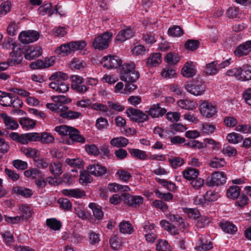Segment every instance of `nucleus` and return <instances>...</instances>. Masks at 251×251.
Returning a JSON list of instances; mask_svg holds the SVG:
<instances>
[{
  "label": "nucleus",
  "instance_id": "obj_1",
  "mask_svg": "<svg viewBox=\"0 0 251 251\" xmlns=\"http://www.w3.org/2000/svg\"><path fill=\"white\" fill-rule=\"evenodd\" d=\"M68 78L67 74L61 72H55L49 78L50 80L53 81L49 84V87L58 93H66L69 89V84L66 82Z\"/></svg>",
  "mask_w": 251,
  "mask_h": 251
},
{
  "label": "nucleus",
  "instance_id": "obj_2",
  "mask_svg": "<svg viewBox=\"0 0 251 251\" xmlns=\"http://www.w3.org/2000/svg\"><path fill=\"white\" fill-rule=\"evenodd\" d=\"M135 65L133 62L125 63L120 68L121 80L126 82H134L139 78L140 74L135 69Z\"/></svg>",
  "mask_w": 251,
  "mask_h": 251
},
{
  "label": "nucleus",
  "instance_id": "obj_3",
  "mask_svg": "<svg viewBox=\"0 0 251 251\" xmlns=\"http://www.w3.org/2000/svg\"><path fill=\"white\" fill-rule=\"evenodd\" d=\"M86 46V43L83 41H72L62 44L55 50L56 53H62L68 55L75 52V51L83 49Z\"/></svg>",
  "mask_w": 251,
  "mask_h": 251
},
{
  "label": "nucleus",
  "instance_id": "obj_4",
  "mask_svg": "<svg viewBox=\"0 0 251 251\" xmlns=\"http://www.w3.org/2000/svg\"><path fill=\"white\" fill-rule=\"evenodd\" d=\"M113 34L110 31H106L96 37L93 42V45L96 49L102 50L107 48L109 46Z\"/></svg>",
  "mask_w": 251,
  "mask_h": 251
},
{
  "label": "nucleus",
  "instance_id": "obj_5",
  "mask_svg": "<svg viewBox=\"0 0 251 251\" xmlns=\"http://www.w3.org/2000/svg\"><path fill=\"white\" fill-rule=\"evenodd\" d=\"M185 88L188 92L196 96L203 95L205 91L203 82L196 80L187 82Z\"/></svg>",
  "mask_w": 251,
  "mask_h": 251
},
{
  "label": "nucleus",
  "instance_id": "obj_6",
  "mask_svg": "<svg viewBox=\"0 0 251 251\" xmlns=\"http://www.w3.org/2000/svg\"><path fill=\"white\" fill-rule=\"evenodd\" d=\"M127 116L133 121L138 123H143L149 120V116L146 112L144 113L141 110L133 108H128L126 111Z\"/></svg>",
  "mask_w": 251,
  "mask_h": 251
},
{
  "label": "nucleus",
  "instance_id": "obj_7",
  "mask_svg": "<svg viewBox=\"0 0 251 251\" xmlns=\"http://www.w3.org/2000/svg\"><path fill=\"white\" fill-rule=\"evenodd\" d=\"M167 110L165 108L161 107L159 103L150 105L145 112L152 118L159 119L163 117L166 113Z\"/></svg>",
  "mask_w": 251,
  "mask_h": 251
},
{
  "label": "nucleus",
  "instance_id": "obj_8",
  "mask_svg": "<svg viewBox=\"0 0 251 251\" xmlns=\"http://www.w3.org/2000/svg\"><path fill=\"white\" fill-rule=\"evenodd\" d=\"M226 176L223 172H215L212 173L210 177L207 181V184L209 186H219L225 184L226 182Z\"/></svg>",
  "mask_w": 251,
  "mask_h": 251
},
{
  "label": "nucleus",
  "instance_id": "obj_9",
  "mask_svg": "<svg viewBox=\"0 0 251 251\" xmlns=\"http://www.w3.org/2000/svg\"><path fill=\"white\" fill-rule=\"evenodd\" d=\"M25 54L24 48L21 46L16 48L14 51L10 53L9 58L8 59L11 66L21 64L23 59V55Z\"/></svg>",
  "mask_w": 251,
  "mask_h": 251
},
{
  "label": "nucleus",
  "instance_id": "obj_10",
  "mask_svg": "<svg viewBox=\"0 0 251 251\" xmlns=\"http://www.w3.org/2000/svg\"><path fill=\"white\" fill-rule=\"evenodd\" d=\"M201 113L206 118H211L217 113V109L212 103L205 100H201L200 105Z\"/></svg>",
  "mask_w": 251,
  "mask_h": 251
},
{
  "label": "nucleus",
  "instance_id": "obj_11",
  "mask_svg": "<svg viewBox=\"0 0 251 251\" xmlns=\"http://www.w3.org/2000/svg\"><path fill=\"white\" fill-rule=\"evenodd\" d=\"M39 37V33L34 30L23 31L19 36V39L24 44H29L36 41Z\"/></svg>",
  "mask_w": 251,
  "mask_h": 251
},
{
  "label": "nucleus",
  "instance_id": "obj_12",
  "mask_svg": "<svg viewBox=\"0 0 251 251\" xmlns=\"http://www.w3.org/2000/svg\"><path fill=\"white\" fill-rule=\"evenodd\" d=\"M54 62L53 57H46L44 59H38L30 64V67L33 70L43 69L52 66Z\"/></svg>",
  "mask_w": 251,
  "mask_h": 251
},
{
  "label": "nucleus",
  "instance_id": "obj_13",
  "mask_svg": "<svg viewBox=\"0 0 251 251\" xmlns=\"http://www.w3.org/2000/svg\"><path fill=\"white\" fill-rule=\"evenodd\" d=\"M101 63L107 69L116 68L122 64L121 60L116 55L105 56L101 59Z\"/></svg>",
  "mask_w": 251,
  "mask_h": 251
},
{
  "label": "nucleus",
  "instance_id": "obj_14",
  "mask_svg": "<svg viewBox=\"0 0 251 251\" xmlns=\"http://www.w3.org/2000/svg\"><path fill=\"white\" fill-rule=\"evenodd\" d=\"M125 202L133 208L139 207L143 202L144 198L140 196H133L129 194H125L124 196Z\"/></svg>",
  "mask_w": 251,
  "mask_h": 251
},
{
  "label": "nucleus",
  "instance_id": "obj_15",
  "mask_svg": "<svg viewBox=\"0 0 251 251\" xmlns=\"http://www.w3.org/2000/svg\"><path fill=\"white\" fill-rule=\"evenodd\" d=\"M25 57L26 59L31 60L40 56L42 53L41 47L33 46L28 47L27 49H24Z\"/></svg>",
  "mask_w": 251,
  "mask_h": 251
},
{
  "label": "nucleus",
  "instance_id": "obj_16",
  "mask_svg": "<svg viewBox=\"0 0 251 251\" xmlns=\"http://www.w3.org/2000/svg\"><path fill=\"white\" fill-rule=\"evenodd\" d=\"M251 51V40L243 43L235 49L234 53L236 56L241 57L247 55Z\"/></svg>",
  "mask_w": 251,
  "mask_h": 251
},
{
  "label": "nucleus",
  "instance_id": "obj_17",
  "mask_svg": "<svg viewBox=\"0 0 251 251\" xmlns=\"http://www.w3.org/2000/svg\"><path fill=\"white\" fill-rule=\"evenodd\" d=\"M88 172L92 175L96 176H102L107 172L105 167L99 164H95L87 167Z\"/></svg>",
  "mask_w": 251,
  "mask_h": 251
},
{
  "label": "nucleus",
  "instance_id": "obj_18",
  "mask_svg": "<svg viewBox=\"0 0 251 251\" xmlns=\"http://www.w3.org/2000/svg\"><path fill=\"white\" fill-rule=\"evenodd\" d=\"M68 107L65 106H61L60 108V110L62 112L60 114V116L64 119L75 120L79 118L82 115L80 112L77 111L72 110L66 111Z\"/></svg>",
  "mask_w": 251,
  "mask_h": 251
},
{
  "label": "nucleus",
  "instance_id": "obj_19",
  "mask_svg": "<svg viewBox=\"0 0 251 251\" xmlns=\"http://www.w3.org/2000/svg\"><path fill=\"white\" fill-rule=\"evenodd\" d=\"M160 226L172 235L175 236L179 234L178 228L173 224L166 220L160 221Z\"/></svg>",
  "mask_w": 251,
  "mask_h": 251
},
{
  "label": "nucleus",
  "instance_id": "obj_20",
  "mask_svg": "<svg viewBox=\"0 0 251 251\" xmlns=\"http://www.w3.org/2000/svg\"><path fill=\"white\" fill-rule=\"evenodd\" d=\"M49 169L50 173L55 177L59 176L63 172L62 164L59 161L50 163Z\"/></svg>",
  "mask_w": 251,
  "mask_h": 251
},
{
  "label": "nucleus",
  "instance_id": "obj_21",
  "mask_svg": "<svg viewBox=\"0 0 251 251\" xmlns=\"http://www.w3.org/2000/svg\"><path fill=\"white\" fill-rule=\"evenodd\" d=\"M134 32L129 27H126L121 30L117 34L116 40L120 43L123 42L126 40L131 38L133 36Z\"/></svg>",
  "mask_w": 251,
  "mask_h": 251
},
{
  "label": "nucleus",
  "instance_id": "obj_22",
  "mask_svg": "<svg viewBox=\"0 0 251 251\" xmlns=\"http://www.w3.org/2000/svg\"><path fill=\"white\" fill-rule=\"evenodd\" d=\"M213 247L210 241L207 240L203 236L199 237V242L195 249L197 251H207Z\"/></svg>",
  "mask_w": 251,
  "mask_h": 251
},
{
  "label": "nucleus",
  "instance_id": "obj_23",
  "mask_svg": "<svg viewBox=\"0 0 251 251\" xmlns=\"http://www.w3.org/2000/svg\"><path fill=\"white\" fill-rule=\"evenodd\" d=\"M12 191L17 195L21 196L25 198H29L31 197L33 194L31 189L20 186L13 187Z\"/></svg>",
  "mask_w": 251,
  "mask_h": 251
},
{
  "label": "nucleus",
  "instance_id": "obj_24",
  "mask_svg": "<svg viewBox=\"0 0 251 251\" xmlns=\"http://www.w3.org/2000/svg\"><path fill=\"white\" fill-rule=\"evenodd\" d=\"M61 192L65 196L75 198H81L85 196V192L79 189H65L62 190Z\"/></svg>",
  "mask_w": 251,
  "mask_h": 251
},
{
  "label": "nucleus",
  "instance_id": "obj_25",
  "mask_svg": "<svg viewBox=\"0 0 251 251\" xmlns=\"http://www.w3.org/2000/svg\"><path fill=\"white\" fill-rule=\"evenodd\" d=\"M199 173L200 172L198 169L191 167L186 168L182 172L184 178L189 181H191L194 178H197L199 175Z\"/></svg>",
  "mask_w": 251,
  "mask_h": 251
},
{
  "label": "nucleus",
  "instance_id": "obj_26",
  "mask_svg": "<svg viewBox=\"0 0 251 251\" xmlns=\"http://www.w3.org/2000/svg\"><path fill=\"white\" fill-rule=\"evenodd\" d=\"M108 190L113 193L128 192L130 190L127 185H124L117 183H109L107 186Z\"/></svg>",
  "mask_w": 251,
  "mask_h": 251
},
{
  "label": "nucleus",
  "instance_id": "obj_27",
  "mask_svg": "<svg viewBox=\"0 0 251 251\" xmlns=\"http://www.w3.org/2000/svg\"><path fill=\"white\" fill-rule=\"evenodd\" d=\"M69 135L71 142L73 144L76 143H84L85 139L83 136L79 134V131L74 127H73Z\"/></svg>",
  "mask_w": 251,
  "mask_h": 251
},
{
  "label": "nucleus",
  "instance_id": "obj_28",
  "mask_svg": "<svg viewBox=\"0 0 251 251\" xmlns=\"http://www.w3.org/2000/svg\"><path fill=\"white\" fill-rule=\"evenodd\" d=\"M2 118L7 129L15 130L18 128L19 124L13 118L7 116L5 114H2Z\"/></svg>",
  "mask_w": 251,
  "mask_h": 251
},
{
  "label": "nucleus",
  "instance_id": "obj_29",
  "mask_svg": "<svg viewBox=\"0 0 251 251\" xmlns=\"http://www.w3.org/2000/svg\"><path fill=\"white\" fill-rule=\"evenodd\" d=\"M161 62V54L159 52L153 53L150 55L147 62L149 67H155Z\"/></svg>",
  "mask_w": 251,
  "mask_h": 251
},
{
  "label": "nucleus",
  "instance_id": "obj_30",
  "mask_svg": "<svg viewBox=\"0 0 251 251\" xmlns=\"http://www.w3.org/2000/svg\"><path fill=\"white\" fill-rule=\"evenodd\" d=\"M177 105L182 109L193 110L196 108L197 103L193 100L183 99L177 101Z\"/></svg>",
  "mask_w": 251,
  "mask_h": 251
},
{
  "label": "nucleus",
  "instance_id": "obj_31",
  "mask_svg": "<svg viewBox=\"0 0 251 251\" xmlns=\"http://www.w3.org/2000/svg\"><path fill=\"white\" fill-rule=\"evenodd\" d=\"M51 8L52 5L51 3H47L40 6L38 8V12L42 15H45L46 14H48L50 16H51L54 13V11H55L56 13L59 14L57 11L56 6L55 7V8L53 10H52Z\"/></svg>",
  "mask_w": 251,
  "mask_h": 251
},
{
  "label": "nucleus",
  "instance_id": "obj_32",
  "mask_svg": "<svg viewBox=\"0 0 251 251\" xmlns=\"http://www.w3.org/2000/svg\"><path fill=\"white\" fill-rule=\"evenodd\" d=\"M89 207L92 210L94 217L98 220H100L103 217V212L101 208L95 203H90Z\"/></svg>",
  "mask_w": 251,
  "mask_h": 251
},
{
  "label": "nucleus",
  "instance_id": "obj_33",
  "mask_svg": "<svg viewBox=\"0 0 251 251\" xmlns=\"http://www.w3.org/2000/svg\"><path fill=\"white\" fill-rule=\"evenodd\" d=\"M110 143L113 147L123 148L128 144V140L124 137L120 136L113 138L111 140Z\"/></svg>",
  "mask_w": 251,
  "mask_h": 251
},
{
  "label": "nucleus",
  "instance_id": "obj_34",
  "mask_svg": "<svg viewBox=\"0 0 251 251\" xmlns=\"http://www.w3.org/2000/svg\"><path fill=\"white\" fill-rule=\"evenodd\" d=\"M19 123L22 127L25 129H32L36 125L35 121L28 117H23L20 118Z\"/></svg>",
  "mask_w": 251,
  "mask_h": 251
},
{
  "label": "nucleus",
  "instance_id": "obj_35",
  "mask_svg": "<svg viewBox=\"0 0 251 251\" xmlns=\"http://www.w3.org/2000/svg\"><path fill=\"white\" fill-rule=\"evenodd\" d=\"M128 151L132 156L138 159L144 160L148 158V156L145 151L137 149H128Z\"/></svg>",
  "mask_w": 251,
  "mask_h": 251
},
{
  "label": "nucleus",
  "instance_id": "obj_36",
  "mask_svg": "<svg viewBox=\"0 0 251 251\" xmlns=\"http://www.w3.org/2000/svg\"><path fill=\"white\" fill-rule=\"evenodd\" d=\"M220 226L223 231L228 233H234L237 229L234 224L228 221L221 223Z\"/></svg>",
  "mask_w": 251,
  "mask_h": 251
},
{
  "label": "nucleus",
  "instance_id": "obj_37",
  "mask_svg": "<svg viewBox=\"0 0 251 251\" xmlns=\"http://www.w3.org/2000/svg\"><path fill=\"white\" fill-rule=\"evenodd\" d=\"M26 133L19 134L17 132H11L9 134V137L13 141L23 145L27 144L25 137Z\"/></svg>",
  "mask_w": 251,
  "mask_h": 251
},
{
  "label": "nucleus",
  "instance_id": "obj_38",
  "mask_svg": "<svg viewBox=\"0 0 251 251\" xmlns=\"http://www.w3.org/2000/svg\"><path fill=\"white\" fill-rule=\"evenodd\" d=\"M165 61L170 65H174L179 61V56L176 53L170 52L166 55Z\"/></svg>",
  "mask_w": 251,
  "mask_h": 251
},
{
  "label": "nucleus",
  "instance_id": "obj_39",
  "mask_svg": "<svg viewBox=\"0 0 251 251\" xmlns=\"http://www.w3.org/2000/svg\"><path fill=\"white\" fill-rule=\"evenodd\" d=\"M226 139L229 143L236 144L241 142L243 139V137L239 133L232 132L227 134Z\"/></svg>",
  "mask_w": 251,
  "mask_h": 251
},
{
  "label": "nucleus",
  "instance_id": "obj_40",
  "mask_svg": "<svg viewBox=\"0 0 251 251\" xmlns=\"http://www.w3.org/2000/svg\"><path fill=\"white\" fill-rule=\"evenodd\" d=\"M21 151L26 157L33 158L34 159L38 156L39 154L38 150L31 148L23 147Z\"/></svg>",
  "mask_w": 251,
  "mask_h": 251
},
{
  "label": "nucleus",
  "instance_id": "obj_41",
  "mask_svg": "<svg viewBox=\"0 0 251 251\" xmlns=\"http://www.w3.org/2000/svg\"><path fill=\"white\" fill-rule=\"evenodd\" d=\"M240 188L237 186H230L227 190V197L232 199H237L240 195Z\"/></svg>",
  "mask_w": 251,
  "mask_h": 251
},
{
  "label": "nucleus",
  "instance_id": "obj_42",
  "mask_svg": "<svg viewBox=\"0 0 251 251\" xmlns=\"http://www.w3.org/2000/svg\"><path fill=\"white\" fill-rule=\"evenodd\" d=\"M181 73L184 76L190 77L195 75V70L191 64L186 63L183 67Z\"/></svg>",
  "mask_w": 251,
  "mask_h": 251
},
{
  "label": "nucleus",
  "instance_id": "obj_43",
  "mask_svg": "<svg viewBox=\"0 0 251 251\" xmlns=\"http://www.w3.org/2000/svg\"><path fill=\"white\" fill-rule=\"evenodd\" d=\"M19 210L22 213L21 216L22 219H28L32 215V211L29 206L25 204H22L19 206Z\"/></svg>",
  "mask_w": 251,
  "mask_h": 251
},
{
  "label": "nucleus",
  "instance_id": "obj_44",
  "mask_svg": "<svg viewBox=\"0 0 251 251\" xmlns=\"http://www.w3.org/2000/svg\"><path fill=\"white\" fill-rule=\"evenodd\" d=\"M73 127L66 125H61L55 127L54 130L61 136H67L69 135Z\"/></svg>",
  "mask_w": 251,
  "mask_h": 251
},
{
  "label": "nucleus",
  "instance_id": "obj_45",
  "mask_svg": "<svg viewBox=\"0 0 251 251\" xmlns=\"http://www.w3.org/2000/svg\"><path fill=\"white\" fill-rule=\"evenodd\" d=\"M54 137L49 132H41L40 134V142L43 144H50L53 142Z\"/></svg>",
  "mask_w": 251,
  "mask_h": 251
},
{
  "label": "nucleus",
  "instance_id": "obj_46",
  "mask_svg": "<svg viewBox=\"0 0 251 251\" xmlns=\"http://www.w3.org/2000/svg\"><path fill=\"white\" fill-rule=\"evenodd\" d=\"M46 224L48 227L54 230H59L61 227V223L55 218L48 219Z\"/></svg>",
  "mask_w": 251,
  "mask_h": 251
},
{
  "label": "nucleus",
  "instance_id": "obj_47",
  "mask_svg": "<svg viewBox=\"0 0 251 251\" xmlns=\"http://www.w3.org/2000/svg\"><path fill=\"white\" fill-rule=\"evenodd\" d=\"M168 34L173 37H180L183 35L184 32L179 25H174L168 30Z\"/></svg>",
  "mask_w": 251,
  "mask_h": 251
},
{
  "label": "nucleus",
  "instance_id": "obj_48",
  "mask_svg": "<svg viewBox=\"0 0 251 251\" xmlns=\"http://www.w3.org/2000/svg\"><path fill=\"white\" fill-rule=\"evenodd\" d=\"M226 165V162L224 158H214L209 163L210 167L213 168H220Z\"/></svg>",
  "mask_w": 251,
  "mask_h": 251
},
{
  "label": "nucleus",
  "instance_id": "obj_49",
  "mask_svg": "<svg viewBox=\"0 0 251 251\" xmlns=\"http://www.w3.org/2000/svg\"><path fill=\"white\" fill-rule=\"evenodd\" d=\"M116 175L118 176L119 179L122 182L126 183L128 182L129 180L132 176L129 172L123 169L119 170L117 172Z\"/></svg>",
  "mask_w": 251,
  "mask_h": 251
},
{
  "label": "nucleus",
  "instance_id": "obj_50",
  "mask_svg": "<svg viewBox=\"0 0 251 251\" xmlns=\"http://www.w3.org/2000/svg\"><path fill=\"white\" fill-rule=\"evenodd\" d=\"M121 232L124 234H131L133 231L132 225L128 222H123L119 225Z\"/></svg>",
  "mask_w": 251,
  "mask_h": 251
},
{
  "label": "nucleus",
  "instance_id": "obj_51",
  "mask_svg": "<svg viewBox=\"0 0 251 251\" xmlns=\"http://www.w3.org/2000/svg\"><path fill=\"white\" fill-rule=\"evenodd\" d=\"M168 161L171 167L174 169H176L185 163L184 160L179 157L169 158Z\"/></svg>",
  "mask_w": 251,
  "mask_h": 251
},
{
  "label": "nucleus",
  "instance_id": "obj_52",
  "mask_svg": "<svg viewBox=\"0 0 251 251\" xmlns=\"http://www.w3.org/2000/svg\"><path fill=\"white\" fill-rule=\"evenodd\" d=\"M14 98V95L11 93H6L2 99H0V104L3 106H11L12 99Z\"/></svg>",
  "mask_w": 251,
  "mask_h": 251
},
{
  "label": "nucleus",
  "instance_id": "obj_53",
  "mask_svg": "<svg viewBox=\"0 0 251 251\" xmlns=\"http://www.w3.org/2000/svg\"><path fill=\"white\" fill-rule=\"evenodd\" d=\"M240 80L246 81L251 79V67L241 68V73L240 74Z\"/></svg>",
  "mask_w": 251,
  "mask_h": 251
},
{
  "label": "nucleus",
  "instance_id": "obj_54",
  "mask_svg": "<svg viewBox=\"0 0 251 251\" xmlns=\"http://www.w3.org/2000/svg\"><path fill=\"white\" fill-rule=\"evenodd\" d=\"M156 250L157 251H170V246L165 240H160L156 244Z\"/></svg>",
  "mask_w": 251,
  "mask_h": 251
},
{
  "label": "nucleus",
  "instance_id": "obj_55",
  "mask_svg": "<svg viewBox=\"0 0 251 251\" xmlns=\"http://www.w3.org/2000/svg\"><path fill=\"white\" fill-rule=\"evenodd\" d=\"M200 45V42L197 40L189 39L185 44V48L189 50H196Z\"/></svg>",
  "mask_w": 251,
  "mask_h": 251
},
{
  "label": "nucleus",
  "instance_id": "obj_56",
  "mask_svg": "<svg viewBox=\"0 0 251 251\" xmlns=\"http://www.w3.org/2000/svg\"><path fill=\"white\" fill-rule=\"evenodd\" d=\"M65 162L71 167L80 168L83 166L82 160L78 158L74 159L66 158Z\"/></svg>",
  "mask_w": 251,
  "mask_h": 251
},
{
  "label": "nucleus",
  "instance_id": "obj_57",
  "mask_svg": "<svg viewBox=\"0 0 251 251\" xmlns=\"http://www.w3.org/2000/svg\"><path fill=\"white\" fill-rule=\"evenodd\" d=\"M222 151L223 153L229 157L235 156L237 153L236 149L229 145L224 146Z\"/></svg>",
  "mask_w": 251,
  "mask_h": 251
},
{
  "label": "nucleus",
  "instance_id": "obj_58",
  "mask_svg": "<svg viewBox=\"0 0 251 251\" xmlns=\"http://www.w3.org/2000/svg\"><path fill=\"white\" fill-rule=\"evenodd\" d=\"M21 45H17L15 41L13 39L8 38L7 39L4 41L3 44V47L4 48L8 50H12L14 51L16 48H18Z\"/></svg>",
  "mask_w": 251,
  "mask_h": 251
},
{
  "label": "nucleus",
  "instance_id": "obj_59",
  "mask_svg": "<svg viewBox=\"0 0 251 251\" xmlns=\"http://www.w3.org/2000/svg\"><path fill=\"white\" fill-rule=\"evenodd\" d=\"M180 117V114L177 112H169L166 113V118L172 123L177 122Z\"/></svg>",
  "mask_w": 251,
  "mask_h": 251
},
{
  "label": "nucleus",
  "instance_id": "obj_60",
  "mask_svg": "<svg viewBox=\"0 0 251 251\" xmlns=\"http://www.w3.org/2000/svg\"><path fill=\"white\" fill-rule=\"evenodd\" d=\"M57 202L60 207L64 210H70L72 208L71 202L66 198H59Z\"/></svg>",
  "mask_w": 251,
  "mask_h": 251
},
{
  "label": "nucleus",
  "instance_id": "obj_61",
  "mask_svg": "<svg viewBox=\"0 0 251 251\" xmlns=\"http://www.w3.org/2000/svg\"><path fill=\"white\" fill-rule=\"evenodd\" d=\"M13 166L18 170H25L28 168L27 163L20 159H15L12 161Z\"/></svg>",
  "mask_w": 251,
  "mask_h": 251
},
{
  "label": "nucleus",
  "instance_id": "obj_62",
  "mask_svg": "<svg viewBox=\"0 0 251 251\" xmlns=\"http://www.w3.org/2000/svg\"><path fill=\"white\" fill-rule=\"evenodd\" d=\"M11 5V2L8 0L2 2L0 5V17L6 15L10 11Z\"/></svg>",
  "mask_w": 251,
  "mask_h": 251
},
{
  "label": "nucleus",
  "instance_id": "obj_63",
  "mask_svg": "<svg viewBox=\"0 0 251 251\" xmlns=\"http://www.w3.org/2000/svg\"><path fill=\"white\" fill-rule=\"evenodd\" d=\"M92 181V178L86 171L82 172L79 176V182L82 184H86Z\"/></svg>",
  "mask_w": 251,
  "mask_h": 251
},
{
  "label": "nucleus",
  "instance_id": "obj_64",
  "mask_svg": "<svg viewBox=\"0 0 251 251\" xmlns=\"http://www.w3.org/2000/svg\"><path fill=\"white\" fill-rule=\"evenodd\" d=\"M71 67L72 69L80 70L84 69L86 64L85 62L79 60H74L70 64Z\"/></svg>",
  "mask_w": 251,
  "mask_h": 251
}]
</instances>
